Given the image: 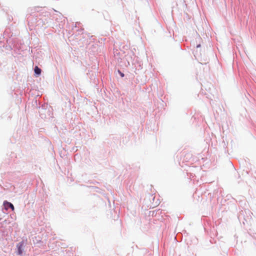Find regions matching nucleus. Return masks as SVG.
Masks as SVG:
<instances>
[{
  "instance_id": "20e7f679",
  "label": "nucleus",
  "mask_w": 256,
  "mask_h": 256,
  "mask_svg": "<svg viewBox=\"0 0 256 256\" xmlns=\"http://www.w3.org/2000/svg\"><path fill=\"white\" fill-rule=\"evenodd\" d=\"M18 252H19L20 254H21L22 252H21L20 248H18Z\"/></svg>"
},
{
  "instance_id": "7ed1b4c3",
  "label": "nucleus",
  "mask_w": 256,
  "mask_h": 256,
  "mask_svg": "<svg viewBox=\"0 0 256 256\" xmlns=\"http://www.w3.org/2000/svg\"><path fill=\"white\" fill-rule=\"evenodd\" d=\"M120 76H122V77H123V76H124V74H122V72H120Z\"/></svg>"
},
{
  "instance_id": "f257e3e1",
  "label": "nucleus",
  "mask_w": 256,
  "mask_h": 256,
  "mask_svg": "<svg viewBox=\"0 0 256 256\" xmlns=\"http://www.w3.org/2000/svg\"><path fill=\"white\" fill-rule=\"evenodd\" d=\"M4 204L6 210H8V208H10L12 210H14V205L12 203L8 202L7 201H4Z\"/></svg>"
},
{
  "instance_id": "f03ea898",
  "label": "nucleus",
  "mask_w": 256,
  "mask_h": 256,
  "mask_svg": "<svg viewBox=\"0 0 256 256\" xmlns=\"http://www.w3.org/2000/svg\"><path fill=\"white\" fill-rule=\"evenodd\" d=\"M34 72L36 74H40V73H41V70L38 66H36L34 67Z\"/></svg>"
}]
</instances>
